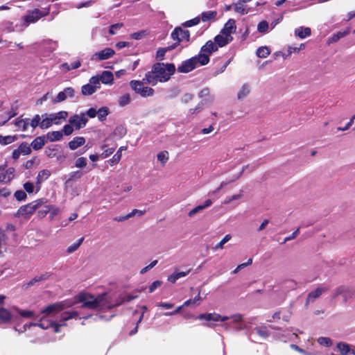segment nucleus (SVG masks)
Returning a JSON list of instances; mask_svg holds the SVG:
<instances>
[{"mask_svg":"<svg viewBox=\"0 0 355 355\" xmlns=\"http://www.w3.org/2000/svg\"><path fill=\"white\" fill-rule=\"evenodd\" d=\"M136 297L127 294L120 297L115 303L111 300L110 296L103 293L95 297L89 293H80L78 295V301L83 304V306L95 310L110 309L120 305L124 302H130Z\"/></svg>","mask_w":355,"mask_h":355,"instance_id":"nucleus-1","label":"nucleus"},{"mask_svg":"<svg viewBox=\"0 0 355 355\" xmlns=\"http://www.w3.org/2000/svg\"><path fill=\"white\" fill-rule=\"evenodd\" d=\"M71 305L72 304L71 302L64 301L48 306L41 311V313L44 314V316L40 318V322L37 323V326L42 329H48L50 327H53L54 331L59 332V328L64 326V324L55 323L54 322L46 319V317L58 313L64 309L70 307ZM78 315V313L76 311L64 312L60 316V322H63L71 318H76Z\"/></svg>","mask_w":355,"mask_h":355,"instance_id":"nucleus-2","label":"nucleus"},{"mask_svg":"<svg viewBox=\"0 0 355 355\" xmlns=\"http://www.w3.org/2000/svg\"><path fill=\"white\" fill-rule=\"evenodd\" d=\"M201 320H206L209 323V327H214L218 322H223V327L225 329L234 328L236 330L245 329L247 326L243 321V315L241 314H234L230 317L226 315H220L216 313H202L198 316Z\"/></svg>","mask_w":355,"mask_h":355,"instance_id":"nucleus-3","label":"nucleus"},{"mask_svg":"<svg viewBox=\"0 0 355 355\" xmlns=\"http://www.w3.org/2000/svg\"><path fill=\"white\" fill-rule=\"evenodd\" d=\"M175 70L173 64L157 63L153 65L150 71L146 73L144 81L153 86L158 82H166L174 73Z\"/></svg>","mask_w":355,"mask_h":355,"instance_id":"nucleus-4","label":"nucleus"},{"mask_svg":"<svg viewBox=\"0 0 355 355\" xmlns=\"http://www.w3.org/2000/svg\"><path fill=\"white\" fill-rule=\"evenodd\" d=\"M49 8H44L42 9L35 8L27 11V13L23 17V26L28 27L31 24H35L42 17L49 14Z\"/></svg>","mask_w":355,"mask_h":355,"instance_id":"nucleus-5","label":"nucleus"},{"mask_svg":"<svg viewBox=\"0 0 355 355\" xmlns=\"http://www.w3.org/2000/svg\"><path fill=\"white\" fill-rule=\"evenodd\" d=\"M144 84L146 83L144 81V79L141 81L134 80L130 82L131 88L141 96L149 97L153 96L154 89L151 87H145Z\"/></svg>","mask_w":355,"mask_h":355,"instance_id":"nucleus-6","label":"nucleus"},{"mask_svg":"<svg viewBox=\"0 0 355 355\" xmlns=\"http://www.w3.org/2000/svg\"><path fill=\"white\" fill-rule=\"evenodd\" d=\"M88 121L87 117L85 112H80V114H75L70 116L69 123H71L76 130H79L86 126Z\"/></svg>","mask_w":355,"mask_h":355,"instance_id":"nucleus-7","label":"nucleus"},{"mask_svg":"<svg viewBox=\"0 0 355 355\" xmlns=\"http://www.w3.org/2000/svg\"><path fill=\"white\" fill-rule=\"evenodd\" d=\"M101 87V83L96 77L90 78L89 83L84 85L81 88V93L84 96H90L96 92Z\"/></svg>","mask_w":355,"mask_h":355,"instance_id":"nucleus-8","label":"nucleus"},{"mask_svg":"<svg viewBox=\"0 0 355 355\" xmlns=\"http://www.w3.org/2000/svg\"><path fill=\"white\" fill-rule=\"evenodd\" d=\"M74 96V89L69 87L60 92L55 97L52 98L51 102L53 104H57L63 102L68 98H73Z\"/></svg>","mask_w":355,"mask_h":355,"instance_id":"nucleus-9","label":"nucleus"},{"mask_svg":"<svg viewBox=\"0 0 355 355\" xmlns=\"http://www.w3.org/2000/svg\"><path fill=\"white\" fill-rule=\"evenodd\" d=\"M15 227L12 225H7L6 228H0V257L6 251L8 232H15Z\"/></svg>","mask_w":355,"mask_h":355,"instance_id":"nucleus-10","label":"nucleus"},{"mask_svg":"<svg viewBox=\"0 0 355 355\" xmlns=\"http://www.w3.org/2000/svg\"><path fill=\"white\" fill-rule=\"evenodd\" d=\"M171 37L173 40L177 41V42L174 44L176 46L177 44H178L180 42H189L190 34L187 30H184L181 28H175L171 33Z\"/></svg>","mask_w":355,"mask_h":355,"instance_id":"nucleus-11","label":"nucleus"},{"mask_svg":"<svg viewBox=\"0 0 355 355\" xmlns=\"http://www.w3.org/2000/svg\"><path fill=\"white\" fill-rule=\"evenodd\" d=\"M115 52L112 49L105 48L104 49L94 53L91 57V60L96 62L105 60L112 58Z\"/></svg>","mask_w":355,"mask_h":355,"instance_id":"nucleus-12","label":"nucleus"},{"mask_svg":"<svg viewBox=\"0 0 355 355\" xmlns=\"http://www.w3.org/2000/svg\"><path fill=\"white\" fill-rule=\"evenodd\" d=\"M39 202L33 201L28 205L21 206L18 210V215L29 218L38 208Z\"/></svg>","mask_w":355,"mask_h":355,"instance_id":"nucleus-13","label":"nucleus"},{"mask_svg":"<svg viewBox=\"0 0 355 355\" xmlns=\"http://www.w3.org/2000/svg\"><path fill=\"white\" fill-rule=\"evenodd\" d=\"M49 114L51 118L52 125H59L66 121L69 116L68 112L64 110L55 113H50Z\"/></svg>","mask_w":355,"mask_h":355,"instance_id":"nucleus-14","label":"nucleus"},{"mask_svg":"<svg viewBox=\"0 0 355 355\" xmlns=\"http://www.w3.org/2000/svg\"><path fill=\"white\" fill-rule=\"evenodd\" d=\"M31 148L30 146L27 143H22L18 147V148L13 150L12 154V157L14 160H17L19 159L20 155H27L31 154Z\"/></svg>","mask_w":355,"mask_h":355,"instance_id":"nucleus-15","label":"nucleus"},{"mask_svg":"<svg viewBox=\"0 0 355 355\" xmlns=\"http://www.w3.org/2000/svg\"><path fill=\"white\" fill-rule=\"evenodd\" d=\"M198 67L196 59L193 57L184 61L180 66L178 67V71L180 73H189Z\"/></svg>","mask_w":355,"mask_h":355,"instance_id":"nucleus-16","label":"nucleus"},{"mask_svg":"<svg viewBox=\"0 0 355 355\" xmlns=\"http://www.w3.org/2000/svg\"><path fill=\"white\" fill-rule=\"evenodd\" d=\"M236 29L235 20L230 19L225 24L223 28L221 30V33L228 36L229 37H233L232 34L235 33Z\"/></svg>","mask_w":355,"mask_h":355,"instance_id":"nucleus-17","label":"nucleus"},{"mask_svg":"<svg viewBox=\"0 0 355 355\" xmlns=\"http://www.w3.org/2000/svg\"><path fill=\"white\" fill-rule=\"evenodd\" d=\"M98 78V83L101 82L105 85H112L114 83V76L111 71H103L100 76H96Z\"/></svg>","mask_w":355,"mask_h":355,"instance_id":"nucleus-18","label":"nucleus"},{"mask_svg":"<svg viewBox=\"0 0 355 355\" xmlns=\"http://www.w3.org/2000/svg\"><path fill=\"white\" fill-rule=\"evenodd\" d=\"M233 40V37H229L228 36L220 33L219 35H216L214 38V42L218 47H223L231 42Z\"/></svg>","mask_w":355,"mask_h":355,"instance_id":"nucleus-19","label":"nucleus"},{"mask_svg":"<svg viewBox=\"0 0 355 355\" xmlns=\"http://www.w3.org/2000/svg\"><path fill=\"white\" fill-rule=\"evenodd\" d=\"M251 87L249 84L245 83L239 89L237 93V98L239 101H243L245 99L250 93Z\"/></svg>","mask_w":355,"mask_h":355,"instance_id":"nucleus-20","label":"nucleus"},{"mask_svg":"<svg viewBox=\"0 0 355 355\" xmlns=\"http://www.w3.org/2000/svg\"><path fill=\"white\" fill-rule=\"evenodd\" d=\"M85 144V139L83 137H76L69 142V148L71 150H74L83 146Z\"/></svg>","mask_w":355,"mask_h":355,"instance_id":"nucleus-21","label":"nucleus"},{"mask_svg":"<svg viewBox=\"0 0 355 355\" xmlns=\"http://www.w3.org/2000/svg\"><path fill=\"white\" fill-rule=\"evenodd\" d=\"M51 175V173L49 170L47 169H44L42 171H40L37 175V188L36 189V192H37L39 190H40V185L42 182H43L44 181H45L46 180H47L49 176Z\"/></svg>","mask_w":355,"mask_h":355,"instance_id":"nucleus-22","label":"nucleus"},{"mask_svg":"<svg viewBox=\"0 0 355 355\" xmlns=\"http://www.w3.org/2000/svg\"><path fill=\"white\" fill-rule=\"evenodd\" d=\"M198 67L207 64L209 62V55L205 52H201L194 57Z\"/></svg>","mask_w":355,"mask_h":355,"instance_id":"nucleus-23","label":"nucleus"},{"mask_svg":"<svg viewBox=\"0 0 355 355\" xmlns=\"http://www.w3.org/2000/svg\"><path fill=\"white\" fill-rule=\"evenodd\" d=\"M337 349L340 352V355H355V351L350 349L347 344L343 343H338Z\"/></svg>","mask_w":355,"mask_h":355,"instance_id":"nucleus-24","label":"nucleus"},{"mask_svg":"<svg viewBox=\"0 0 355 355\" xmlns=\"http://www.w3.org/2000/svg\"><path fill=\"white\" fill-rule=\"evenodd\" d=\"M218 50V46L215 42L211 40H209L206 44L201 48V52H205L208 55H211L213 52Z\"/></svg>","mask_w":355,"mask_h":355,"instance_id":"nucleus-25","label":"nucleus"},{"mask_svg":"<svg viewBox=\"0 0 355 355\" xmlns=\"http://www.w3.org/2000/svg\"><path fill=\"white\" fill-rule=\"evenodd\" d=\"M15 170L12 168H9L6 172L0 174V182L7 183L10 182L14 177Z\"/></svg>","mask_w":355,"mask_h":355,"instance_id":"nucleus-26","label":"nucleus"},{"mask_svg":"<svg viewBox=\"0 0 355 355\" xmlns=\"http://www.w3.org/2000/svg\"><path fill=\"white\" fill-rule=\"evenodd\" d=\"M326 291L325 288H318L315 291H311L309 293L306 304H309L310 302H313L316 298L319 297L323 292Z\"/></svg>","mask_w":355,"mask_h":355,"instance_id":"nucleus-27","label":"nucleus"},{"mask_svg":"<svg viewBox=\"0 0 355 355\" xmlns=\"http://www.w3.org/2000/svg\"><path fill=\"white\" fill-rule=\"evenodd\" d=\"M311 34V28L309 27H300L295 30V36L299 37L300 39H304L310 36Z\"/></svg>","mask_w":355,"mask_h":355,"instance_id":"nucleus-28","label":"nucleus"},{"mask_svg":"<svg viewBox=\"0 0 355 355\" xmlns=\"http://www.w3.org/2000/svg\"><path fill=\"white\" fill-rule=\"evenodd\" d=\"M42 48L49 53L54 51L58 47V42L51 40H44L42 43Z\"/></svg>","mask_w":355,"mask_h":355,"instance_id":"nucleus-29","label":"nucleus"},{"mask_svg":"<svg viewBox=\"0 0 355 355\" xmlns=\"http://www.w3.org/2000/svg\"><path fill=\"white\" fill-rule=\"evenodd\" d=\"M351 291L349 288L345 286H338L334 291V297L343 295L345 299H347L348 297H349Z\"/></svg>","mask_w":355,"mask_h":355,"instance_id":"nucleus-30","label":"nucleus"},{"mask_svg":"<svg viewBox=\"0 0 355 355\" xmlns=\"http://www.w3.org/2000/svg\"><path fill=\"white\" fill-rule=\"evenodd\" d=\"M62 137L63 133L61 131H51L46 134V138L51 142L60 141Z\"/></svg>","mask_w":355,"mask_h":355,"instance_id":"nucleus-31","label":"nucleus"},{"mask_svg":"<svg viewBox=\"0 0 355 355\" xmlns=\"http://www.w3.org/2000/svg\"><path fill=\"white\" fill-rule=\"evenodd\" d=\"M41 117L42 118V119H41V125H40L41 129H42V130L48 129L53 125L51 123V118L48 113L42 114Z\"/></svg>","mask_w":355,"mask_h":355,"instance_id":"nucleus-32","label":"nucleus"},{"mask_svg":"<svg viewBox=\"0 0 355 355\" xmlns=\"http://www.w3.org/2000/svg\"><path fill=\"white\" fill-rule=\"evenodd\" d=\"M235 12L241 15H246L249 12L250 9L240 2L233 3L232 6Z\"/></svg>","mask_w":355,"mask_h":355,"instance_id":"nucleus-33","label":"nucleus"},{"mask_svg":"<svg viewBox=\"0 0 355 355\" xmlns=\"http://www.w3.org/2000/svg\"><path fill=\"white\" fill-rule=\"evenodd\" d=\"M31 146L35 150L41 149L45 145L44 137H37L32 142Z\"/></svg>","mask_w":355,"mask_h":355,"instance_id":"nucleus-34","label":"nucleus"},{"mask_svg":"<svg viewBox=\"0 0 355 355\" xmlns=\"http://www.w3.org/2000/svg\"><path fill=\"white\" fill-rule=\"evenodd\" d=\"M217 15V12L215 10H209L203 12L201 14V19L202 21H208L211 19H214Z\"/></svg>","mask_w":355,"mask_h":355,"instance_id":"nucleus-35","label":"nucleus"},{"mask_svg":"<svg viewBox=\"0 0 355 355\" xmlns=\"http://www.w3.org/2000/svg\"><path fill=\"white\" fill-rule=\"evenodd\" d=\"M17 313H18L21 317L26 318H32L34 317V312L29 310H21L18 307L14 306L12 308Z\"/></svg>","mask_w":355,"mask_h":355,"instance_id":"nucleus-36","label":"nucleus"},{"mask_svg":"<svg viewBox=\"0 0 355 355\" xmlns=\"http://www.w3.org/2000/svg\"><path fill=\"white\" fill-rule=\"evenodd\" d=\"M175 48V45L168 46L166 48H160L157 51L156 58L159 60H162L164 58L166 51L172 50Z\"/></svg>","mask_w":355,"mask_h":355,"instance_id":"nucleus-37","label":"nucleus"},{"mask_svg":"<svg viewBox=\"0 0 355 355\" xmlns=\"http://www.w3.org/2000/svg\"><path fill=\"white\" fill-rule=\"evenodd\" d=\"M188 272L189 271L173 272L168 277V280L172 283H175L180 278L185 277Z\"/></svg>","mask_w":355,"mask_h":355,"instance_id":"nucleus-38","label":"nucleus"},{"mask_svg":"<svg viewBox=\"0 0 355 355\" xmlns=\"http://www.w3.org/2000/svg\"><path fill=\"white\" fill-rule=\"evenodd\" d=\"M157 160L164 166L169 159L168 153L166 150L161 151L157 155Z\"/></svg>","mask_w":355,"mask_h":355,"instance_id":"nucleus-39","label":"nucleus"},{"mask_svg":"<svg viewBox=\"0 0 355 355\" xmlns=\"http://www.w3.org/2000/svg\"><path fill=\"white\" fill-rule=\"evenodd\" d=\"M0 319L5 322H9L11 320L10 311L3 307H0Z\"/></svg>","mask_w":355,"mask_h":355,"instance_id":"nucleus-40","label":"nucleus"},{"mask_svg":"<svg viewBox=\"0 0 355 355\" xmlns=\"http://www.w3.org/2000/svg\"><path fill=\"white\" fill-rule=\"evenodd\" d=\"M270 51L267 46H261L257 50V55L261 58H265L270 55Z\"/></svg>","mask_w":355,"mask_h":355,"instance_id":"nucleus-41","label":"nucleus"},{"mask_svg":"<svg viewBox=\"0 0 355 355\" xmlns=\"http://www.w3.org/2000/svg\"><path fill=\"white\" fill-rule=\"evenodd\" d=\"M199 96L204 98L205 101L211 103L214 101V98L209 95V89L208 88L202 89L199 93Z\"/></svg>","mask_w":355,"mask_h":355,"instance_id":"nucleus-42","label":"nucleus"},{"mask_svg":"<svg viewBox=\"0 0 355 355\" xmlns=\"http://www.w3.org/2000/svg\"><path fill=\"white\" fill-rule=\"evenodd\" d=\"M109 114L108 108L106 107H102L97 111V116L98 118V120L101 121H103L105 120L107 116Z\"/></svg>","mask_w":355,"mask_h":355,"instance_id":"nucleus-43","label":"nucleus"},{"mask_svg":"<svg viewBox=\"0 0 355 355\" xmlns=\"http://www.w3.org/2000/svg\"><path fill=\"white\" fill-rule=\"evenodd\" d=\"M127 149L126 146H121L119 148L116 153L110 159L111 165H113L115 163H117L120 161L121 158V152L123 150H125Z\"/></svg>","mask_w":355,"mask_h":355,"instance_id":"nucleus-44","label":"nucleus"},{"mask_svg":"<svg viewBox=\"0 0 355 355\" xmlns=\"http://www.w3.org/2000/svg\"><path fill=\"white\" fill-rule=\"evenodd\" d=\"M17 139L15 136H2L0 135V144L1 145H8L12 144Z\"/></svg>","mask_w":355,"mask_h":355,"instance_id":"nucleus-45","label":"nucleus"},{"mask_svg":"<svg viewBox=\"0 0 355 355\" xmlns=\"http://www.w3.org/2000/svg\"><path fill=\"white\" fill-rule=\"evenodd\" d=\"M131 98L129 94H125L119 97L118 103L120 107H124L130 103Z\"/></svg>","mask_w":355,"mask_h":355,"instance_id":"nucleus-46","label":"nucleus"},{"mask_svg":"<svg viewBox=\"0 0 355 355\" xmlns=\"http://www.w3.org/2000/svg\"><path fill=\"white\" fill-rule=\"evenodd\" d=\"M29 119H21L15 121V125L19 128H21L23 131H26L29 125Z\"/></svg>","mask_w":355,"mask_h":355,"instance_id":"nucleus-47","label":"nucleus"},{"mask_svg":"<svg viewBox=\"0 0 355 355\" xmlns=\"http://www.w3.org/2000/svg\"><path fill=\"white\" fill-rule=\"evenodd\" d=\"M41 115L35 114L33 118L29 122V125H31L33 128H35L37 127H40L41 125Z\"/></svg>","mask_w":355,"mask_h":355,"instance_id":"nucleus-48","label":"nucleus"},{"mask_svg":"<svg viewBox=\"0 0 355 355\" xmlns=\"http://www.w3.org/2000/svg\"><path fill=\"white\" fill-rule=\"evenodd\" d=\"M76 130L73 125L71 123L65 124L62 130V132L63 135L69 136L71 135L73 131Z\"/></svg>","mask_w":355,"mask_h":355,"instance_id":"nucleus-49","label":"nucleus"},{"mask_svg":"<svg viewBox=\"0 0 355 355\" xmlns=\"http://www.w3.org/2000/svg\"><path fill=\"white\" fill-rule=\"evenodd\" d=\"M269 25L266 21H261L257 25V31L261 33H266L268 31Z\"/></svg>","mask_w":355,"mask_h":355,"instance_id":"nucleus-50","label":"nucleus"},{"mask_svg":"<svg viewBox=\"0 0 355 355\" xmlns=\"http://www.w3.org/2000/svg\"><path fill=\"white\" fill-rule=\"evenodd\" d=\"M254 331L263 338H266L269 336V333L266 327H257Z\"/></svg>","mask_w":355,"mask_h":355,"instance_id":"nucleus-51","label":"nucleus"},{"mask_svg":"<svg viewBox=\"0 0 355 355\" xmlns=\"http://www.w3.org/2000/svg\"><path fill=\"white\" fill-rule=\"evenodd\" d=\"M123 26V23H117V24L111 25L109 28L110 35H114L116 34L117 31L119 30H120Z\"/></svg>","mask_w":355,"mask_h":355,"instance_id":"nucleus-52","label":"nucleus"},{"mask_svg":"<svg viewBox=\"0 0 355 355\" xmlns=\"http://www.w3.org/2000/svg\"><path fill=\"white\" fill-rule=\"evenodd\" d=\"M318 343L324 347H330L332 345V341L327 337H319L317 339Z\"/></svg>","mask_w":355,"mask_h":355,"instance_id":"nucleus-53","label":"nucleus"},{"mask_svg":"<svg viewBox=\"0 0 355 355\" xmlns=\"http://www.w3.org/2000/svg\"><path fill=\"white\" fill-rule=\"evenodd\" d=\"M83 240H84V238L82 237V238L79 239L76 243H74L71 245L69 246L67 248V252L69 253H72V252H75L80 247V245L83 243Z\"/></svg>","mask_w":355,"mask_h":355,"instance_id":"nucleus-54","label":"nucleus"},{"mask_svg":"<svg viewBox=\"0 0 355 355\" xmlns=\"http://www.w3.org/2000/svg\"><path fill=\"white\" fill-rule=\"evenodd\" d=\"M230 234H227L224 238L214 248V250L223 249V245L231 239Z\"/></svg>","mask_w":355,"mask_h":355,"instance_id":"nucleus-55","label":"nucleus"},{"mask_svg":"<svg viewBox=\"0 0 355 355\" xmlns=\"http://www.w3.org/2000/svg\"><path fill=\"white\" fill-rule=\"evenodd\" d=\"M14 196L18 201H22L26 199L27 195L25 191L18 190L15 193Z\"/></svg>","mask_w":355,"mask_h":355,"instance_id":"nucleus-56","label":"nucleus"},{"mask_svg":"<svg viewBox=\"0 0 355 355\" xmlns=\"http://www.w3.org/2000/svg\"><path fill=\"white\" fill-rule=\"evenodd\" d=\"M87 165V159L85 157H79L76 160L75 166L77 168H84Z\"/></svg>","mask_w":355,"mask_h":355,"instance_id":"nucleus-57","label":"nucleus"},{"mask_svg":"<svg viewBox=\"0 0 355 355\" xmlns=\"http://www.w3.org/2000/svg\"><path fill=\"white\" fill-rule=\"evenodd\" d=\"M24 189L27 193H32L34 192L35 185L31 182H26L24 184Z\"/></svg>","mask_w":355,"mask_h":355,"instance_id":"nucleus-58","label":"nucleus"},{"mask_svg":"<svg viewBox=\"0 0 355 355\" xmlns=\"http://www.w3.org/2000/svg\"><path fill=\"white\" fill-rule=\"evenodd\" d=\"M82 173L79 171H73L69 174V179L67 180V182L79 179L82 177Z\"/></svg>","mask_w":355,"mask_h":355,"instance_id":"nucleus-59","label":"nucleus"},{"mask_svg":"<svg viewBox=\"0 0 355 355\" xmlns=\"http://www.w3.org/2000/svg\"><path fill=\"white\" fill-rule=\"evenodd\" d=\"M345 33H338L329 38V42H336L345 35Z\"/></svg>","mask_w":355,"mask_h":355,"instance_id":"nucleus-60","label":"nucleus"},{"mask_svg":"<svg viewBox=\"0 0 355 355\" xmlns=\"http://www.w3.org/2000/svg\"><path fill=\"white\" fill-rule=\"evenodd\" d=\"M252 260L251 259H248V262L241 263L232 272L233 274L237 273L240 270L245 268L246 266L252 264Z\"/></svg>","mask_w":355,"mask_h":355,"instance_id":"nucleus-61","label":"nucleus"},{"mask_svg":"<svg viewBox=\"0 0 355 355\" xmlns=\"http://www.w3.org/2000/svg\"><path fill=\"white\" fill-rule=\"evenodd\" d=\"M162 282L159 280L153 282L149 286V293H153L157 288L162 285Z\"/></svg>","mask_w":355,"mask_h":355,"instance_id":"nucleus-62","label":"nucleus"},{"mask_svg":"<svg viewBox=\"0 0 355 355\" xmlns=\"http://www.w3.org/2000/svg\"><path fill=\"white\" fill-rule=\"evenodd\" d=\"M157 263V260L153 261L149 265H148L147 266L143 268L140 270V274L143 275V274L146 273L148 270H150L154 266H155Z\"/></svg>","mask_w":355,"mask_h":355,"instance_id":"nucleus-63","label":"nucleus"},{"mask_svg":"<svg viewBox=\"0 0 355 355\" xmlns=\"http://www.w3.org/2000/svg\"><path fill=\"white\" fill-rule=\"evenodd\" d=\"M202 109V104L199 103L195 108L190 109L189 110V114L190 115L196 114L199 113Z\"/></svg>","mask_w":355,"mask_h":355,"instance_id":"nucleus-64","label":"nucleus"}]
</instances>
